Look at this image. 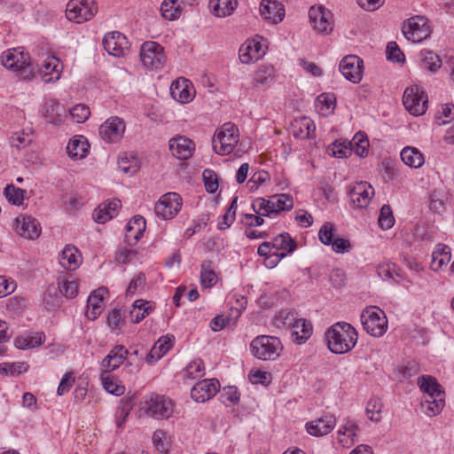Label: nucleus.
<instances>
[{"mask_svg": "<svg viewBox=\"0 0 454 454\" xmlns=\"http://www.w3.org/2000/svg\"><path fill=\"white\" fill-rule=\"evenodd\" d=\"M2 65L16 73V75L22 80L30 81L36 74H40L45 82H53L60 78L62 65L59 59L54 56H48L41 63H34L28 52L20 48L10 49L1 55Z\"/></svg>", "mask_w": 454, "mask_h": 454, "instance_id": "nucleus-1", "label": "nucleus"}, {"mask_svg": "<svg viewBox=\"0 0 454 454\" xmlns=\"http://www.w3.org/2000/svg\"><path fill=\"white\" fill-rule=\"evenodd\" d=\"M325 338L331 352L345 354L356 346L358 335L356 330L350 324L338 322L326 331Z\"/></svg>", "mask_w": 454, "mask_h": 454, "instance_id": "nucleus-2", "label": "nucleus"}, {"mask_svg": "<svg viewBox=\"0 0 454 454\" xmlns=\"http://www.w3.org/2000/svg\"><path fill=\"white\" fill-rule=\"evenodd\" d=\"M418 384L424 392L421 407L427 416L439 414L445 405V393L436 379L432 376H422Z\"/></svg>", "mask_w": 454, "mask_h": 454, "instance_id": "nucleus-3", "label": "nucleus"}, {"mask_svg": "<svg viewBox=\"0 0 454 454\" xmlns=\"http://www.w3.org/2000/svg\"><path fill=\"white\" fill-rule=\"evenodd\" d=\"M173 403L169 398L151 393L143 397L139 403V417L146 416L156 419H168L173 413Z\"/></svg>", "mask_w": 454, "mask_h": 454, "instance_id": "nucleus-4", "label": "nucleus"}, {"mask_svg": "<svg viewBox=\"0 0 454 454\" xmlns=\"http://www.w3.org/2000/svg\"><path fill=\"white\" fill-rule=\"evenodd\" d=\"M282 348L280 340L274 336H257L250 343V349L253 356L263 361L276 360L279 356Z\"/></svg>", "mask_w": 454, "mask_h": 454, "instance_id": "nucleus-5", "label": "nucleus"}, {"mask_svg": "<svg viewBox=\"0 0 454 454\" xmlns=\"http://www.w3.org/2000/svg\"><path fill=\"white\" fill-rule=\"evenodd\" d=\"M361 323L364 331L374 337L382 336L387 329L385 312L376 306L366 307L362 311Z\"/></svg>", "mask_w": 454, "mask_h": 454, "instance_id": "nucleus-6", "label": "nucleus"}, {"mask_svg": "<svg viewBox=\"0 0 454 454\" xmlns=\"http://www.w3.org/2000/svg\"><path fill=\"white\" fill-rule=\"evenodd\" d=\"M239 142L238 128L231 123H224L212 138L214 151L220 155L231 153Z\"/></svg>", "mask_w": 454, "mask_h": 454, "instance_id": "nucleus-7", "label": "nucleus"}, {"mask_svg": "<svg viewBox=\"0 0 454 454\" xmlns=\"http://www.w3.org/2000/svg\"><path fill=\"white\" fill-rule=\"evenodd\" d=\"M97 12L94 0H70L66 8L67 20L78 24L91 20Z\"/></svg>", "mask_w": 454, "mask_h": 454, "instance_id": "nucleus-8", "label": "nucleus"}, {"mask_svg": "<svg viewBox=\"0 0 454 454\" xmlns=\"http://www.w3.org/2000/svg\"><path fill=\"white\" fill-rule=\"evenodd\" d=\"M402 32L412 43H420L431 34L427 20L422 16H414L404 21Z\"/></svg>", "mask_w": 454, "mask_h": 454, "instance_id": "nucleus-9", "label": "nucleus"}, {"mask_svg": "<svg viewBox=\"0 0 454 454\" xmlns=\"http://www.w3.org/2000/svg\"><path fill=\"white\" fill-rule=\"evenodd\" d=\"M403 105L410 114L421 115L427 108V96L418 85H412L404 90Z\"/></svg>", "mask_w": 454, "mask_h": 454, "instance_id": "nucleus-10", "label": "nucleus"}, {"mask_svg": "<svg viewBox=\"0 0 454 454\" xmlns=\"http://www.w3.org/2000/svg\"><path fill=\"white\" fill-rule=\"evenodd\" d=\"M140 59L145 67L159 69L165 62L164 49L156 42L146 41L141 45Z\"/></svg>", "mask_w": 454, "mask_h": 454, "instance_id": "nucleus-11", "label": "nucleus"}, {"mask_svg": "<svg viewBox=\"0 0 454 454\" xmlns=\"http://www.w3.org/2000/svg\"><path fill=\"white\" fill-rule=\"evenodd\" d=\"M309 17L313 28L320 35H329L333 30L332 12L323 6H312Z\"/></svg>", "mask_w": 454, "mask_h": 454, "instance_id": "nucleus-12", "label": "nucleus"}, {"mask_svg": "<svg viewBox=\"0 0 454 454\" xmlns=\"http://www.w3.org/2000/svg\"><path fill=\"white\" fill-rule=\"evenodd\" d=\"M182 198L176 192H168L160 197L154 207L155 215L162 219H172L180 211Z\"/></svg>", "mask_w": 454, "mask_h": 454, "instance_id": "nucleus-13", "label": "nucleus"}, {"mask_svg": "<svg viewBox=\"0 0 454 454\" xmlns=\"http://www.w3.org/2000/svg\"><path fill=\"white\" fill-rule=\"evenodd\" d=\"M125 127L122 119L117 116L111 117L99 127V134L104 141L116 143L123 137Z\"/></svg>", "mask_w": 454, "mask_h": 454, "instance_id": "nucleus-14", "label": "nucleus"}, {"mask_svg": "<svg viewBox=\"0 0 454 454\" xmlns=\"http://www.w3.org/2000/svg\"><path fill=\"white\" fill-rule=\"evenodd\" d=\"M363 66L364 62L359 57L348 55L340 60L339 68L347 80L357 83L362 79Z\"/></svg>", "mask_w": 454, "mask_h": 454, "instance_id": "nucleus-15", "label": "nucleus"}, {"mask_svg": "<svg viewBox=\"0 0 454 454\" xmlns=\"http://www.w3.org/2000/svg\"><path fill=\"white\" fill-rule=\"evenodd\" d=\"M219 389L220 383L216 379L204 380L193 386L191 396L197 403H205L214 397Z\"/></svg>", "mask_w": 454, "mask_h": 454, "instance_id": "nucleus-16", "label": "nucleus"}, {"mask_svg": "<svg viewBox=\"0 0 454 454\" xmlns=\"http://www.w3.org/2000/svg\"><path fill=\"white\" fill-rule=\"evenodd\" d=\"M128 43L126 36L118 31L108 33L103 38L104 49L114 57L124 56Z\"/></svg>", "mask_w": 454, "mask_h": 454, "instance_id": "nucleus-17", "label": "nucleus"}, {"mask_svg": "<svg viewBox=\"0 0 454 454\" xmlns=\"http://www.w3.org/2000/svg\"><path fill=\"white\" fill-rule=\"evenodd\" d=\"M373 195L374 189L367 182L357 183L349 191L350 200L356 208L366 207Z\"/></svg>", "mask_w": 454, "mask_h": 454, "instance_id": "nucleus-18", "label": "nucleus"}, {"mask_svg": "<svg viewBox=\"0 0 454 454\" xmlns=\"http://www.w3.org/2000/svg\"><path fill=\"white\" fill-rule=\"evenodd\" d=\"M15 231L28 239H37L41 234V226L36 219L29 215H20L15 219Z\"/></svg>", "mask_w": 454, "mask_h": 454, "instance_id": "nucleus-19", "label": "nucleus"}, {"mask_svg": "<svg viewBox=\"0 0 454 454\" xmlns=\"http://www.w3.org/2000/svg\"><path fill=\"white\" fill-rule=\"evenodd\" d=\"M336 425V418L334 415L326 413L319 419L312 420L306 425L307 431L313 436H324L328 434Z\"/></svg>", "mask_w": 454, "mask_h": 454, "instance_id": "nucleus-20", "label": "nucleus"}, {"mask_svg": "<svg viewBox=\"0 0 454 454\" xmlns=\"http://www.w3.org/2000/svg\"><path fill=\"white\" fill-rule=\"evenodd\" d=\"M284 319L283 324L285 325H292L293 335L296 336V340L299 344L304 343L310 337L313 330L310 322L303 318L296 319L293 322L294 315L291 313H286Z\"/></svg>", "mask_w": 454, "mask_h": 454, "instance_id": "nucleus-21", "label": "nucleus"}, {"mask_svg": "<svg viewBox=\"0 0 454 454\" xmlns=\"http://www.w3.org/2000/svg\"><path fill=\"white\" fill-rule=\"evenodd\" d=\"M129 350L123 345L114 346L101 362V371L111 372L126 360Z\"/></svg>", "mask_w": 454, "mask_h": 454, "instance_id": "nucleus-22", "label": "nucleus"}, {"mask_svg": "<svg viewBox=\"0 0 454 454\" xmlns=\"http://www.w3.org/2000/svg\"><path fill=\"white\" fill-rule=\"evenodd\" d=\"M169 150L174 157L187 160L193 153L194 144L185 137H173L169 140Z\"/></svg>", "mask_w": 454, "mask_h": 454, "instance_id": "nucleus-23", "label": "nucleus"}, {"mask_svg": "<svg viewBox=\"0 0 454 454\" xmlns=\"http://www.w3.org/2000/svg\"><path fill=\"white\" fill-rule=\"evenodd\" d=\"M260 13L272 23H278L285 17V9L281 3L277 0H262L260 5Z\"/></svg>", "mask_w": 454, "mask_h": 454, "instance_id": "nucleus-24", "label": "nucleus"}, {"mask_svg": "<svg viewBox=\"0 0 454 454\" xmlns=\"http://www.w3.org/2000/svg\"><path fill=\"white\" fill-rule=\"evenodd\" d=\"M121 207L120 200L114 199L107 200L98 206L93 212V218L98 223H105L112 219L118 214L119 209Z\"/></svg>", "mask_w": 454, "mask_h": 454, "instance_id": "nucleus-25", "label": "nucleus"}, {"mask_svg": "<svg viewBox=\"0 0 454 454\" xmlns=\"http://www.w3.org/2000/svg\"><path fill=\"white\" fill-rule=\"evenodd\" d=\"M316 130V126L312 120L308 117H301L295 119L291 123L290 132L292 135L300 139H306L312 137Z\"/></svg>", "mask_w": 454, "mask_h": 454, "instance_id": "nucleus-26", "label": "nucleus"}, {"mask_svg": "<svg viewBox=\"0 0 454 454\" xmlns=\"http://www.w3.org/2000/svg\"><path fill=\"white\" fill-rule=\"evenodd\" d=\"M170 94L175 100L183 104L192 101L193 98L192 87L186 79L173 82L170 86Z\"/></svg>", "mask_w": 454, "mask_h": 454, "instance_id": "nucleus-27", "label": "nucleus"}, {"mask_svg": "<svg viewBox=\"0 0 454 454\" xmlns=\"http://www.w3.org/2000/svg\"><path fill=\"white\" fill-rule=\"evenodd\" d=\"M43 109L45 119L51 124H59L66 117L65 107L56 99H50L46 101Z\"/></svg>", "mask_w": 454, "mask_h": 454, "instance_id": "nucleus-28", "label": "nucleus"}, {"mask_svg": "<svg viewBox=\"0 0 454 454\" xmlns=\"http://www.w3.org/2000/svg\"><path fill=\"white\" fill-rule=\"evenodd\" d=\"M82 262V255L72 245H67L59 255V263L67 270H74Z\"/></svg>", "mask_w": 454, "mask_h": 454, "instance_id": "nucleus-29", "label": "nucleus"}, {"mask_svg": "<svg viewBox=\"0 0 454 454\" xmlns=\"http://www.w3.org/2000/svg\"><path fill=\"white\" fill-rule=\"evenodd\" d=\"M106 292L105 288L94 291L88 298L86 317L90 320H95L102 312L103 295Z\"/></svg>", "mask_w": 454, "mask_h": 454, "instance_id": "nucleus-30", "label": "nucleus"}, {"mask_svg": "<svg viewBox=\"0 0 454 454\" xmlns=\"http://www.w3.org/2000/svg\"><path fill=\"white\" fill-rule=\"evenodd\" d=\"M173 346V337L162 336L151 348L146 356V362L152 364L161 358Z\"/></svg>", "mask_w": 454, "mask_h": 454, "instance_id": "nucleus-31", "label": "nucleus"}, {"mask_svg": "<svg viewBox=\"0 0 454 454\" xmlns=\"http://www.w3.org/2000/svg\"><path fill=\"white\" fill-rule=\"evenodd\" d=\"M89 147V143L83 137H74L68 142L67 153L71 159L81 160L86 157Z\"/></svg>", "mask_w": 454, "mask_h": 454, "instance_id": "nucleus-32", "label": "nucleus"}, {"mask_svg": "<svg viewBox=\"0 0 454 454\" xmlns=\"http://www.w3.org/2000/svg\"><path fill=\"white\" fill-rule=\"evenodd\" d=\"M155 306L145 300H137L133 303V309L129 312L130 320L137 324L154 309Z\"/></svg>", "mask_w": 454, "mask_h": 454, "instance_id": "nucleus-33", "label": "nucleus"}, {"mask_svg": "<svg viewBox=\"0 0 454 454\" xmlns=\"http://www.w3.org/2000/svg\"><path fill=\"white\" fill-rule=\"evenodd\" d=\"M237 4V0H209V7L213 14L217 17L231 15Z\"/></svg>", "mask_w": 454, "mask_h": 454, "instance_id": "nucleus-34", "label": "nucleus"}, {"mask_svg": "<svg viewBox=\"0 0 454 454\" xmlns=\"http://www.w3.org/2000/svg\"><path fill=\"white\" fill-rule=\"evenodd\" d=\"M270 244L271 247L277 250L276 252L282 251L281 253H286V254L294 252L297 247L295 240L287 232H283L275 237Z\"/></svg>", "mask_w": 454, "mask_h": 454, "instance_id": "nucleus-35", "label": "nucleus"}, {"mask_svg": "<svg viewBox=\"0 0 454 454\" xmlns=\"http://www.w3.org/2000/svg\"><path fill=\"white\" fill-rule=\"evenodd\" d=\"M356 430H358V426L356 422L349 418L344 419V424L340 427L338 434L339 435L347 436V438H340L339 442L343 446H348L355 442V438L356 436Z\"/></svg>", "mask_w": 454, "mask_h": 454, "instance_id": "nucleus-36", "label": "nucleus"}, {"mask_svg": "<svg viewBox=\"0 0 454 454\" xmlns=\"http://www.w3.org/2000/svg\"><path fill=\"white\" fill-rule=\"evenodd\" d=\"M402 161L411 168H419L424 162L422 153L414 147H405L400 153Z\"/></svg>", "mask_w": 454, "mask_h": 454, "instance_id": "nucleus-37", "label": "nucleus"}, {"mask_svg": "<svg viewBox=\"0 0 454 454\" xmlns=\"http://www.w3.org/2000/svg\"><path fill=\"white\" fill-rule=\"evenodd\" d=\"M261 44L257 42H249L239 49V59L244 64H249L260 58Z\"/></svg>", "mask_w": 454, "mask_h": 454, "instance_id": "nucleus-38", "label": "nucleus"}, {"mask_svg": "<svg viewBox=\"0 0 454 454\" xmlns=\"http://www.w3.org/2000/svg\"><path fill=\"white\" fill-rule=\"evenodd\" d=\"M352 153L360 157H365L368 154L369 141L364 132H357L351 141H348Z\"/></svg>", "mask_w": 454, "mask_h": 454, "instance_id": "nucleus-39", "label": "nucleus"}, {"mask_svg": "<svg viewBox=\"0 0 454 454\" xmlns=\"http://www.w3.org/2000/svg\"><path fill=\"white\" fill-rule=\"evenodd\" d=\"M217 282V278L213 268V263L209 260H205L201 263L200 283L204 287H211Z\"/></svg>", "mask_w": 454, "mask_h": 454, "instance_id": "nucleus-40", "label": "nucleus"}, {"mask_svg": "<svg viewBox=\"0 0 454 454\" xmlns=\"http://www.w3.org/2000/svg\"><path fill=\"white\" fill-rule=\"evenodd\" d=\"M252 208L256 215L272 217L277 215V210L273 209L272 202L264 198H257L252 203Z\"/></svg>", "mask_w": 454, "mask_h": 454, "instance_id": "nucleus-41", "label": "nucleus"}, {"mask_svg": "<svg viewBox=\"0 0 454 454\" xmlns=\"http://www.w3.org/2000/svg\"><path fill=\"white\" fill-rule=\"evenodd\" d=\"M100 378L106 391L114 395H121L124 393L125 387L119 384L114 378L110 375V372H101Z\"/></svg>", "mask_w": 454, "mask_h": 454, "instance_id": "nucleus-42", "label": "nucleus"}, {"mask_svg": "<svg viewBox=\"0 0 454 454\" xmlns=\"http://www.w3.org/2000/svg\"><path fill=\"white\" fill-rule=\"evenodd\" d=\"M163 18L168 20L177 19L181 13V6L177 0H164L160 5Z\"/></svg>", "mask_w": 454, "mask_h": 454, "instance_id": "nucleus-43", "label": "nucleus"}, {"mask_svg": "<svg viewBox=\"0 0 454 454\" xmlns=\"http://www.w3.org/2000/svg\"><path fill=\"white\" fill-rule=\"evenodd\" d=\"M272 202L273 209L277 210V215L282 211H289L294 207L293 198L285 193L277 194L270 198Z\"/></svg>", "mask_w": 454, "mask_h": 454, "instance_id": "nucleus-44", "label": "nucleus"}, {"mask_svg": "<svg viewBox=\"0 0 454 454\" xmlns=\"http://www.w3.org/2000/svg\"><path fill=\"white\" fill-rule=\"evenodd\" d=\"M328 153L337 158H348L352 154V149L347 140H336L328 147Z\"/></svg>", "mask_w": 454, "mask_h": 454, "instance_id": "nucleus-45", "label": "nucleus"}, {"mask_svg": "<svg viewBox=\"0 0 454 454\" xmlns=\"http://www.w3.org/2000/svg\"><path fill=\"white\" fill-rule=\"evenodd\" d=\"M127 231H134L133 241L137 242L145 230V220L141 215H135L128 223Z\"/></svg>", "mask_w": 454, "mask_h": 454, "instance_id": "nucleus-46", "label": "nucleus"}, {"mask_svg": "<svg viewBox=\"0 0 454 454\" xmlns=\"http://www.w3.org/2000/svg\"><path fill=\"white\" fill-rule=\"evenodd\" d=\"M26 190L15 187L13 184H8L4 191V194L7 200L12 205L20 206L22 204Z\"/></svg>", "mask_w": 454, "mask_h": 454, "instance_id": "nucleus-47", "label": "nucleus"}, {"mask_svg": "<svg viewBox=\"0 0 454 454\" xmlns=\"http://www.w3.org/2000/svg\"><path fill=\"white\" fill-rule=\"evenodd\" d=\"M395 216L388 205H383L380 211L379 224L381 229L388 230L395 224Z\"/></svg>", "mask_w": 454, "mask_h": 454, "instance_id": "nucleus-48", "label": "nucleus"}, {"mask_svg": "<svg viewBox=\"0 0 454 454\" xmlns=\"http://www.w3.org/2000/svg\"><path fill=\"white\" fill-rule=\"evenodd\" d=\"M202 178L207 192L214 193L217 191L219 186L218 176L214 170L206 168L202 173Z\"/></svg>", "mask_w": 454, "mask_h": 454, "instance_id": "nucleus-49", "label": "nucleus"}, {"mask_svg": "<svg viewBox=\"0 0 454 454\" xmlns=\"http://www.w3.org/2000/svg\"><path fill=\"white\" fill-rule=\"evenodd\" d=\"M60 294L67 298H74L78 294V283L74 279L66 278L58 286Z\"/></svg>", "mask_w": 454, "mask_h": 454, "instance_id": "nucleus-50", "label": "nucleus"}, {"mask_svg": "<svg viewBox=\"0 0 454 454\" xmlns=\"http://www.w3.org/2000/svg\"><path fill=\"white\" fill-rule=\"evenodd\" d=\"M273 68L270 67H262L254 74L253 84L254 86L267 84L272 81Z\"/></svg>", "mask_w": 454, "mask_h": 454, "instance_id": "nucleus-51", "label": "nucleus"}, {"mask_svg": "<svg viewBox=\"0 0 454 454\" xmlns=\"http://www.w3.org/2000/svg\"><path fill=\"white\" fill-rule=\"evenodd\" d=\"M27 368L28 365L25 363H4L0 364V373L12 376L20 375L26 372Z\"/></svg>", "mask_w": 454, "mask_h": 454, "instance_id": "nucleus-52", "label": "nucleus"}, {"mask_svg": "<svg viewBox=\"0 0 454 454\" xmlns=\"http://www.w3.org/2000/svg\"><path fill=\"white\" fill-rule=\"evenodd\" d=\"M58 291V287H55L54 286H48L45 291L43 295V304L47 309H54L55 308L59 307V301L57 295Z\"/></svg>", "mask_w": 454, "mask_h": 454, "instance_id": "nucleus-53", "label": "nucleus"}, {"mask_svg": "<svg viewBox=\"0 0 454 454\" xmlns=\"http://www.w3.org/2000/svg\"><path fill=\"white\" fill-rule=\"evenodd\" d=\"M423 62L425 67L431 72H435L442 66V60L440 58L431 51H423Z\"/></svg>", "mask_w": 454, "mask_h": 454, "instance_id": "nucleus-54", "label": "nucleus"}, {"mask_svg": "<svg viewBox=\"0 0 454 454\" xmlns=\"http://www.w3.org/2000/svg\"><path fill=\"white\" fill-rule=\"evenodd\" d=\"M70 115L78 123L84 122L90 116V108L83 104L74 106L70 109Z\"/></svg>", "mask_w": 454, "mask_h": 454, "instance_id": "nucleus-55", "label": "nucleus"}, {"mask_svg": "<svg viewBox=\"0 0 454 454\" xmlns=\"http://www.w3.org/2000/svg\"><path fill=\"white\" fill-rule=\"evenodd\" d=\"M335 228L333 223H325L318 231V237L320 241L324 245H331L334 239Z\"/></svg>", "mask_w": 454, "mask_h": 454, "instance_id": "nucleus-56", "label": "nucleus"}, {"mask_svg": "<svg viewBox=\"0 0 454 454\" xmlns=\"http://www.w3.org/2000/svg\"><path fill=\"white\" fill-rule=\"evenodd\" d=\"M204 364L202 360L192 361L185 368V376L189 379H196L203 374Z\"/></svg>", "mask_w": 454, "mask_h": 454, "instance_id": "nucleus-57", "label": "nucleus"}, {"mask_svg": "<svg viewBox=\"0 0 454 454\" xmlns=\"http://www.w3.org/2000/svg\"><path fill=\"white\" fill-rule=\"evenodd\" d=\"M220 399L223 403L227 402L237 403L239 401V393L238 388L233 386H228L223 388L220 394Z\"/></svg>", "mask_w": 454, "mask_h": 454, "instance_id": "nucleus-58", "label": "nucleus"}, {"mask_svg": "<svg viewBox=\"0 0 454 454\" xmlns=\"http://www.w3.org/2000/svg\"><path fill=\"white\" fill-rule=\"evenodd\" d=\"M118 167L123 173L130 175L135 174L138 170L137 159L132 158V160H129L127 156H122L119 158Z\"/></svg>", "mask_w": 454, "mask_h": 454, "instance_id": "nucleus-59", "label": "nucleus"}, {"mask_svg": "<svg viewBox=\"0 0 454 454\" xmlns=\"http://www.w3.org/2000/svg\"><path fill=\"white\" fill-rule=\"evenodd\" d=\"M145 281H146L145 275L144 273L140 272L129 283V285L126 290V294L132 296V295L136 294L137 293H139L141 290L144 289Z\"/></svg>", "mask_w": 454, "mask_h": 454, "instance_id": "nucleus-60", "label": "nucleus"}, {"mask_svg": "<svg viewBox=\"0 0 454 454\" xmlns=\"http://www.w3.org/2000/svg\"><path fill=\"white\" fill-rule=\"evenodd\" d=\"M366 413L370 420L378 422L381 419V403L372 400L367 403Z\"/></svg>", "mask_w": 454, "mask_h": 454, "instance_id": "nucleus-61", "label": "nucleus"}, {"mask_svg": "<svg viewBox=\"0 0 454 454\" xmlns=\"http://www.w3.org/2000/svg\"><path fill=\"white\" fill-rule=\"evenodd\" d=\"M74 380L75 377L73 372L65 373L58 387L57 394L59 395H64L65 394L69 392V390L71 389L74 383Z\"/></svg>", "mask_w": 454, "mask_h": 454, "instance_id": "nucleus-62", "label": "nucleus"}, {"mask_svg": "<svg viewBox=\"0 0 454 454\" xmlns=\"http://www.w3.org/2000/svg\"><path fill=\"white\" fill-rule=\"evenodd\" d=\"M31 141L32 139L30 138V137L27 134H25L24 132L14 133L10 137V143L12 146L16 147L18 149L28 145Z\"/></svg>", "mask_w": 454, "mask_h": 454, "instance_id": "nucleus-63", "label": "nucleus"}, {"mask_svg": "<svg viewBox=\"0 0 454 454\" xmlns=\"http://www.w3.org/2000/svg\"><path fill=\"white\" fill-rule=\"evenodd\" d=\"M450 255L441 254L440 252H433L431 262L432 270H440L443 265L447 264L450 261Z\"/></svg>", "mask_w": 454, "mask_h": 454, "instance_id": "nucleus-64", "label": "nucleus"}]
</instances>
